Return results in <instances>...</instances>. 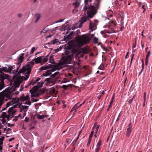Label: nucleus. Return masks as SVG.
<instances>
[{
  "mask_svg": "<svg viewBox=\"0 0 152 152\" xmlns=\"http://www.w3.org/2000/svg\"><path fill=\"white\" fill-rule=\"evenodd\" d=\"M101 47L103 48V50L104 51H106L107 50V49L105 47H104L102 46Z\"/></svg>",
  "mask_w": 152,
  "mask_h": 152,
  "instance_id": "57",
  "label": "nucleus"
},
{
  "mask_svg": "<svg viewBox=\"0 0 152 152\" xmlns=\"http://www.w3.org/2000/svg\"><path fill=\"white\" fill-rule=\"evenodd\" d=\"M25 104L30 105L31 104V102L29 100H27V101L25 102Z\"/></svg>",
  "mask_w": 152,
  "mask_h": 152,
  "instance_id": "39",
  "label": "nucleus"
},
{
  "mask_svg": "<svg viewBox=\"0 0 152 152\" xmlns=\"http://www.w3.org/2000/svg\"><path fill=\"white\" fill-rule=\"evenodd\" d=\"M8 116V115L7 114V113L4 112H3L2 113L1 115L0 116V118H6Z\"/></svg>",
  "mask_w": 152,
  "mask_h": 152,
  "instance_id": "24",
  "label": "nucleus"
},
{
  "mask_svg": "<svg viewBox=\"0 0 152 152\" xmlns=\"http://www.w3.org/2000/svg\"><path fill=\"white\" fill-rule=\"evenodd\" d=\"M38 88L37 86H35L34 87V88L33 89V90L32 91L33 92H37L38 90Z\"/></svg>",
  "mask_w": 152,
  "mask_h": 152,
  "instance_id": "28",
  "label": "nucleus"
},
{
  "mask_svg": "<svg viewBox=\"0 0 152 152\" xmlns=\"http://www.w3.org/2000/svg\"><path fill=\"white\" fill-rule=\"evenodd\" d=\"M31 98V100L33 102H37L38 101V100L33 98V97H32V98Z\"/></svg>",
  "mask_w": 152,
  "mask_h": 152,
  "instance_id": "48",
  "label": "nucleus"
},
{
  "mask_svg": "<svg viewBox=\"0 0 152 152\" xmlns=\"http://www.w3.org/2000/svg\"><path fill=\"white\" fill-rule=\"evenodd\" d=\"M41 16V15L39 14H36L34 16V18H35L36 20L35 21V23H36L39 20Z\"/></svg>",
  "mask_w": 152,
  "mask_h": 152,
  "instance_id": "19",
  "label": "nucleus"
},
{
  "mask_svg": "<svg viewBox=\"0 0 152 152\" xmlns=\"http://www.w3.org/2000/svg\"><path fill=\"white\" fill-rule=\"evenodd\" d=\"M101 0H84L85 6L83 9L87 11V15L82 17L79 20V27H82V24L86 22L89 18H92L97 12L99 9Z\"/></svg>",
  "mask_w": 152,
  "mask_h": 152,
  "instance_id": "1",
  "label": "nucleus"
},
{
  "mask_svg": "<svg viewBox=\"0 0 152 152\" xmlns=\"http://www.w3.org/2000/svg\"><path fill=\"white\" fill-rule=\"evenodd\" d=\"M13 78L14 81L15 87L12 86V88L6 89L2 92V96L5 101H7V99H11L12 98L13 96L15 94L13 91H15L16 88L19 87L20 84L23 80V79L21 76H15L13 77Z\"/></svg>",
  "mask_w": 152,
  "mask_h": 152,
  "instance_id": "2",
  "label": "nucleus"
},
{
  "mask_svg": "<svg viewBox=\"0 0 152 152\" xmlns=\"http://www.w3.org/2000/svg\"><path fill=\"white\" fill-rule=\"evenodd\" d=\"M54 50L55 51V52L56 53H57V52H58V51H59V50H58V48H57V49H55V50Z\"/></svg>",
  "mask_w": 152,
  "mask_h": 152,
  "instance_id": "64",
  "label": "nucleus"
},
{
  "mask_svg": "<svg viewBox=\"0 0 152 152\" xmlns=\"http://www.w3.org/2000/svg\"><path fill=\"white\" fill-rule=\"evenodd\" d=\"M54 59L53 58L49 59V62L51 64H54Z\"/></svg>",
  "mask_w": 152,
  "mask_h": 152,
  "instance_id": "41",
  "label": "nucleus"
},
{
  "mask_svg": "<svg viewBox=\"0 0 152 152\" xmlns=\"http://www.w3.org/2000/svg\"><path fill=\"white\" fill-rule=\"evenodd\" d=\"M109 23L110 24H111L113 26H116L115 23H114V21L113 20H110V21L109 22Z\"/></svg>",
  "mask_w": 152,
  "mask_h": 152,
  "instance_id": "29",
  "label": "nucleus"
},
{
  "mask_svg": "<svg viewBox=\"0 0 152 152\" xmlns=\"http://www.w3.org/2000/svg\"><path fill=\"white\" fill-rule=\"evenodd\" d=\"M98 38L95 37L94 38L93 42L94 43L97 44L98 43Z\"/></svg>",
  "mask_w": 152,
  "mask_h": 152,
  "instance_id": "33",
  "label": "nucleus"
},
{
  "mask_svg": "<svg viewBox=\"0 0 152 152\" xmlns=\"http://www.w3.org/2000/svg\"><path fill=\"white\" fill-rule=\"evenodd\" d=\"M61 63H59L58 64H56V65H55L56 67H53L51 69L48 70L46 71L45 73H44L42 75L44 76H48L49 75L51 74L52 72H53L57 69V67H58L59 65H60Z\"/></svg>",
  "mask_w": 152,
  "mask_h": 152,
  "instance_id": "8",
  "label": "nucleus"
},
{
  "mask_svg": "<svg viewBox=\"0 0 152 152\" xmlns=\"http://www.w3.org/2000/svg\"><path fill=\"white\" fill-rule=\"evenodd\" d=\"M3 100L2 99H0V108L1 107V105L3 104Z\"/></svg>",
  "mask_w": 152,
  "mask_h": 152,
  "instance_id": "52",
  "label": "nucleus"
},
{
  "mask_svg": "<svg viewBox=\"0 0 152 152\" xmlns=\"http://www.w3.org/2000/svg\"><path fill=\"white\" fill-rule=\"evenodd\" d=\"M30 92L31 94V98H32V97H37L39 95V94L37 93H36V92H32V90H31L30 91Z\"/></svg>",
  "mask_w": 152,
  "mask_h": 152,
  "instance_id": "13",
  "label": "nucleus"
},
{
  "mask_svg": "<svg viewBox=\"0 0 152 152\" xmlns=\"http://www.w3.org/2000/svg\"><path fill=\"white\" fill-rule=\"evenodd\" d=\"M73 52L71 49L65 51V55L62 57V59L65 64L69 63L73 56Z\"/></svg>",
  "mask_w": 152,
  "mask_h": 152,
  "instance_id": "5",
  "label": "nucleus"
},
{
  "mask_svg": "<svg viewBox=\"0 0 152 152\" xmlns=\"http://www.w3.org/2000/svg\"><path fill=\"white\" fill-rule=\"evenodd\" d=\"M94 131L92 130L91 131V134L90 135L89 138H91L92 137L93 134V133H94Z\"/></svg>",
  "mask_w": 152,
  "mask_h": 152,
  "instance_id": "46",
  "label": "nucleus"
},
{
  "mask_svg": "<svg viewBox=\"0 0 152 152\" xmlns=\"http://www.w3.org/2000/svg\"><path fill=\"white\" fill-rule=\"evenodd\" d=\"M146 93L145 92H144V100L145 102V100H146Z\"/></svg>",
  "mask_w": 152,
  "mask_h": 152,
  "instance_id": "54",
  "label": "nucleus"
},
{
  "mask_svg": "<svg viewBox=\"0 0 152 152\" xmlns=\"http://www.w3.org/2000/svg\"><path fill=\"white\" fill-rule=\"evenodd\" d=\"M91 138H89L88 140V141L87 143V146H88V145L90 144V142H91Z\"/></svg>",
  "mask_w": 152,
  "mask_h": 152,
  "instance_id": "50",
  "label": "nucleus"
},
{
  "mask_svg": "<svg viewBox=\"0 0 152 152\" xmlns=\"http://www.w3.org/2000/svg\"><path fill=\"white\" fill-rule=\"evenodd\" d=\"M4 136H2L1 138H0V140H2V141L3 142L4 140Z\"/></svg>",
  "mask_w": 152,
  "mask_h": 152,
  "instance_id": "61",
  "label": "nucleus"
},
{
  "mask_svg": "<svg viewBox=\"0 0 152 152\" xmlns=\"http://www.w3.org/2000/svg\"><path fill=\"white\" fill-rule=\"evenodd\" d=\"M124 25H121V30L122 31V29L124 28Z\"/></svg>",
  "mask_w": 152,
  "mask_h": 152,
  "instance_id": "62",
  "label": "nucleus"
},
{
  "mask_svg": "<svg viewBox=\"0 0 152 152\" xmlns=\"http://www.w3.org/2000/svg\"><path fill=\"white\" fill-rule=\"evenodd\" d=\"M29 66L27 65H26L23 66L22 68L19 71H18V70H12V73L14 75H16L18 74H20L21 73H23V74H25L26 77L24 78V80L25 78H26V76L28 74L27 72L28 71L29 69Z\"/></svg>",
  "mask_w": 152,
  "mask_h": 152,
  "instance_id": "7",
  "label": "nucleus"
},
{
  "mask_svg": "<svg viewBox=\"0 0 152 152\" xmlns=\"http://www.w3.org/2000/svg\"><path fill=\"white\" fill-rule=\"evenodd\" d=\"M1 121L2 122V123L3 124H4L6 121L4 119V118H2V119L1 120Z\"/></svg>",
  "mask_w": 152,
  "mask_h": 152,
  "instance_id": "51",
  "label": "nucleus"
},
{
  "mask_svg": "<svg viewBox=\"0 0 152 152\" xmlns=\"http://www.w3.org/2000/svg\"><path fill=\"white\" fill-rule=\"evenodd\" d=\"M150 53H151V51H149L147 53V54L145 58L148 59V57L149 56L150 54Z\"/></svg>",
  "mask_w": 152,
  "mask_h": 152,
  "instance_id": "44",
  "label": "nucleus"
},
{
  "mask_svg": "<svg viewBox=\"0 0 152 152\" xmlns=\"http://www.w3.org/2000/svg\"><path fill=\"white\" fill-rule=\"evenodd\" d=\"M98 22V21L97 20H94L93 23L91 21L89 23V28L92 31L95 30L96 28V26Z\"/></svg>",
  "mask_w": 152,
  "mask_h": 152,
  "instance_id": "9",
  "label": "nucleus"
},
{
  "mask_svg": "<svg viewBox=\"0 0 152 152\" xmlns=\"http://www.w3.org/2000/svg\"><path fill=\"white\" fill-rule=\"evenodd\" d=\"M14 117L13 116H11L10 115V114H9L7 116L6 118H7V120L8 121H9L10 120V118H12Z\"/></svg>",
  "mask_w": 152,
  "mask_h": 152,
  "instance_id": "36",
  "label": "nucleus"
},
{
  "mask_svg": "<svg viewBox=\"0 0 152 152\" xmlns=\"http://www.w3.org/2000/svg\"><path fill=\"white\" fill-rule=\"evenodd\" d=\"M4 78H3V79H0L1 80V81L0 83V90H1L4 86Z\"/></svg>",
  "mask_w": 152,
  "mask_h": 152,
  "instance_id": "18",
  "label": "nucleus"
},
{
  "mask_svg": "<svg viewBox=\"0 0 152 152\" xmlns=\"http://www.w3.org/2000/svg\"><path fill=\"white\" fill-rule=\"evenodd\" d=\"M78 104V103L76 105H75L74 107L72 108V110H71V112H72L73 111L75 110V112L76 111V110L79 107H80L78 106L77 105Z\"/></svg>",
  "mask_w": 152,
  "mask_h": 152,
  "instance_id": "25",
  "label": "nucleus"
},
{
  "mask_svg": "<svg viewBox=\"0 0 152 152\" xmlns=\"http://www.w3.org/2000/svg\"><path fill=\"white\" fill-rule=\"evenodd\" d=\"M63 21V19H60L59 20H58V21L56 22V23H58V22H62Z\"/></svg>",
  "mask_w": 152,
  "mask_h": 152,
  "instance_id": "58",
  "label": "nucleus"
},
{
  "mask_svg": "<svg viewBox=\"0 0 152 152\" xmlns=\"http://www.w3.org/2000/svg\"><path fill=\"white\" fill-rule=\"evenodd\" d=\"M16 107V105L15 104L12 107H10L7 111V113L9 114H10L12 116H13L14 114L16 112V111L14 110V109Z\"/></svg>",
  "mask_w": 152,
  "mask_h": 152,
  "instance_id": "10",
  "label": "nucleus"
},
{
  "mask_svg": "<svg viewBox=\"0 0 152 152\" xmlns=\"http://www.w3.org/2000/svg\"><path fill=\"white\" fill-rule=\"evenodd\" d=\"M35 48L34 47H33L31 50L30 51V53L31 54H32L34 52V51L35 50Z\"/></svg>",
  "mask_w": 152,
  "mask_h": 152,
  "instance_id": "47",
  "label": "nucleus"
},
{
  "mask_svg": "<svg viewBox=\"0 0 152 152\" xmlns=\"http://www.w3.org/2000/svg\"><path fill=\"white\" fill-rule=\"evenodd\" d=\"M28 121H29L28 118L27 117H26L25 118V122H28Z\"/></svg>",
  "mask_w": 152,
  "mask_h": 152,
  "instance_id": "56",
  "label": "nucleus"
},
{
  "mask_svg": "<svg viewBox=\"0 0 152 152\" xmlns=\"http://www.w3.org/2000/svg\"><path fill=\"white\" fill-rule=\"evenodd\" d=\"M75 39L76 46L80 48L89 42L91 39V37L90 34H86L77 36L76 38Z\"/></svg>",
  "mask_w": 152,
  "mask_h": 152,
  "instance_id": "3",
  "label": "nucleus"
},
{
  "mask_svg": "<svg viewBox=\"0 0 152 152\" xmlns=\"http://www.w3.org/2000/svg\"><path fill=\"white\" fill-rule=\"evenodd\" d=\"M4 136H2L1 138H0V140H2V141L3 142L4 140Z\"/></svg>",
  "mask_w": 152,
  "mask_h": 152,
  "instance_id": "60",
  "label": "nucleus"
},
{
  "mask_svg": "<svg viewBox=\"0 0 152 152\" xmlns=\"http://www.w3.org/2000/svg\"><path fill=\"white\" fill-rule=\"evenodd\" d=\"M135 96V95H134L133 96L132 98V99H130L128 101L129 103V104H130V103H132V102L133 99L134 98Z\"/></svg>",
  "mask_w": 152,
  "mask_h": 152,
  "instance_id": "40",
  "label": "nucleus"
},
{
  "mask_svg": "<svg viewBox=\"0 0 152 152\" xmlns=\"http://www.w3.org/2000/svg\"><path fill=\"white\" fill-rule=\"evenodd\" d=\"M28 99L29 100L30 99L29 96L28 95H27L26 96H21L20 97V99L22 101L27 100Z\"/></svg>",
  "mask_w": 152,
  "mask_h": 152,
  "instance_id": "17",
  "label": "nucleus"
},
{
  "mask_svg": "<svg viewBox=\"0 0 152 152\" xmlns=\"http://www.w3.org/2000/svg\"><path fill=\"white\" fill-rule=\"evenodd\" d=\"M43 58V57L42 56L39 57L37 58L34 59L30 62H28L27 64L26 65L29 66V69H28V71L27 72L28 75L26 76L27 78H25V80H27L29 78V74L31 72V69L33 67V66L34 64V62H35L36 64L41 63L42 59Z\"/></svg>",
  "mask_w": 152,
  "mask_h": 152,
  "instance_id": "4",
  "label": "nucleus"
},
{
  "mask_svg": "<svg viewBox=\"0 0 152 152\" xmlns=\"http://www.w3.org/2000/svg\"><path fill=\"white\" fill-rule=\"evenodd\" d=\"M57 39H56L53 40L52 41V44H54L56 43L57 42Z\"/></svg>",
  "mask_w": 152,
  "mask_h": 152,
  "instance_id": "45",
  "label": "nucleus"
},
{
  "mask_svg": "<svg viewBox=\"0 0 152 152\" xmlns=\"http://www.w3.org/2000/svg\"><path fill=\"white\" fill-rule=\"evenodd\" d=\"M132 128V127H129L127 128L126 133V135L128 137L129 136L131 133Z\"/></svg>",
  "mask_w": 152,
  "mask_h": 152,
  "instance_id": "20",
  "label": "nucleus"
},
{
  "mask_svg": "<svg viewBox=\"0 0 152 152\" xmlns=\"http://www.w3.org/2000/svg\"><path fill=\"white\" fill-rule=\"evenodd\" d=\"M148 59L145 58V64L146 65H148Z\"/></svg>",
  "mask_w": 152,
  "mask_h": 152,
  "instance_id": "53",
  "label": "nucleus"
},
{
  "mask_svg": "<svg viewBox=\"0 0 152 152\" xmlns=\"http://www.w3.org/2000/svg\"><path fill=\"white\" fill-rule=\"evenodd\" d=\"M101 144V140H99L97 143L96 145V148L95 149V152H98L100 148V146Z\"/></svg>",
  "mask_w": 152,
  "mask_h": 152,
  "instance_id": "14",
  "label": "nucleus"
},
{
  "mask_svg": "<svg viewBox=\"0 0 152 152\" xmlns=\"http://www.w3.org/2000/svg\"><path fill=\"white\" fill-rule=\"evenodd\" d=\"M45 81H46L47 85L51 86L55 83V81L51 78H47L46 79Z\"/></svg>",
  "mask_w": 152,
  "mask_h": 152,
  "instance_id": "11",
  "label": "nucleus"
},
{
  "mask_svg": "<svg viewBox=\"0 0 152 152\" xmlns=\"http://www.w3.org/2000/svg\"><path fill=\"white\" fill-rule=\"evenodd\" d=\"M74 42H70L69 43V45H70V46L69 47L70 48H74V47L75 46V45H74ZM75 46H76V45H75Z\"/></svg>",
  "mask_w": 152,
  "mask_h": 152,
  "instance_id": "32",
  "label": "nucleus"
},
{
  "mask_svg": "<svg viewBox=\"0 0 152 152\" xmlns=\"http://www.w3.org/2000/svg\"><path fill=\"white\" fill-rule=\"evenodd\" d=\"M43 83H44L42 82L41 83H40V82H38L37 83V86H38V88L42 87V85Z\"/></svg>",
  "mask_w": 152,
  "mask_h": 152,
  "instance_id": "30",
  "label": "nucleus"
},
{
  "mask_svg": "<svg viewBox=\"0 0 152 152\" xmlns=\"http://www.w3.org/2000/svg\"><path fill=\"white\" fill-rule=\"evenodd\" d=\"M134 56V54H132V56H131V61H130V66H129L130 67L131 66V64H132V60H133V57Z\"/></svg>",
  "mask_w": 152,
  "mask_h": 152,
  "instance_id": "37",
  "label": "nucleus"
},
{
  "mask_svg": "<svg viewBox=\"0 0 152 152\" xmlns=\"http://www.w3.org/2000/svg\"><path fill=\"white\" fill-rule=\"evenodd\" d=\"M106 33H109V34H111V33H113V32L114 33H115V31H113V30H112V31H108L107 30H105L104 31Z\"/></svg>",
  "mask_w": 152,
  "mask_h": 152,
  "instance_id": "35",
  "label": "nucleus"
},
{
  "mask_svg": "<svg viewBox=\"0 0 152 152\" xmlns=\"http://www.w3.org/2000/svg\"><path fill=\"white\" fill-rule=\"evenodd\" d=\"M124 18L123 17L121 18V25H124Z\"/></svg>",
  "mask_w": 152,
  "mask_h": 152,
  "instance_id": "49",
  "label": "nucleus"
},
{
  "mask_svg": "<svg viewBox=\"0 0 152 152\" xmlns=\"http://www.w3.org/2000/svg\"><path fill=\"white\" fill-rule=\"evenodd\" d=\"M74 34L73 31L71 32L69 35H67L66 37H64V40L66 41H68V40H70L72 39L73 36L74 35Z\"/></svg>",
  "mask_w": 152,
  "mask_h": 152,
  "instance_id": "12",
  "label": "nucleus"
},
{
  "mask_svg": "<svg viewBox=\"0 0 152 152\" xmlns=\"http://www.w3.org/2000/svg\"><path fill=\"white\" fill-rule=\"evenodd\" d=\"M24 53H22L18 57V61H19V63H21L23 62V59H24Z\"/></svg>",
  "mask_w": 152,
  "mask_h": 152,
  "instance_id": "16",
  "label": "nucleus"
},
{
  "mask_svg": "<svg viewBox=\"0 0 152 152\" xmlns=\"http://www.w3.org/2000/svg\"><path fill=\"white\" fill-rule=\"evenodd\" d=\"M142 69L139 75H140L141 73L142 72V71H143V69L144 68V61L143 60H142Z\"/></svg>",
  "mask_w": 152,
  "mask_h": 152,
  "instance_id": "38",
  "label": "nucleus"
},
{
  "mask_svg": "<svg viewBox=\"0 0 152 152\" xmlns=\"http://www.w3.org/2000/svg\"><path fill=\"white\" fill-rule=\"evenodd\" d=\"M15 139V138L14 137H12V138H11L9 140V142H11L12 141V140H14V139Z\"/></svg>",
  "mask_w": 152,
  "mask_h": 152,
  "instance_id": "59",
  "label": "nucleus"
},
{
  "mask_svg": "<svg viewBox=\"0 0 152 152\" xmlns=\"http://www.w3.org/2000/svg\"><path fill=\"white\" fill-rule=\"evenodd\" d=\"M99 127V125H97V123H95L94 124V125L93 126V128L92 129V130H94V129H95L96 130H98V129Z\"/></svg>",
  "mask_w": 152,
  "mask_h": 152,
  "instance_id": "22",
  "label": "nucleus"
},
{
  "mask_svg": "<svg viewBox=\"0 0 152 152\" xmlns=\"http://www.w3.org/2000/svg\"><path fill=\"white\" fill-rule=\"evenodd\" d=\"M15 68V65H13L12 66L8 65V67L5 66L3 67L2 68H0V79H3V78H4L5 77L4 76V73L3 72L11 74L12 70Z\"/></svg>",
  "mask_w": 152,
  "mask_h": 152,
  "instance_id": "6",
  "label": "nucleus"
},
{
  "mask_svg": "<svg viewBox=\"0 0 152 152\" xmlns=\"http://www.w3.org/2000/svg\"><path fill=\"white\" fill-rule=\"evenodd\" d=\"M68 86L67 85H63L62 86V88L64 89H66V88Z\"/></svg>",
  "mask_w": 152,
  "mask_h": 152,
  "instance_id": "55",
  "label": "nucleus"
},
{
  "mask_svg": "<svg viewBox=\"0 0 152 152\" xmlns=\"http://www.w3.org/2000/svg\"><path fill=\"white\" fill-rule=\"evenodd\" d=\"M47 65L48 67H49V69L52 67V65L51 64H48V65Z\"/></svg>",
  "mask_w": 152,
  "mask_h": 152,
  "instance_id": "63",
  "label": "nucleus"
},
{
  "mask_svg": "<svg viewBox=\"0 0 152 152\" xmlns=\"http://www.w3.org/2000/svg\"><path fill=\"white\" fill-rule=\"evenodd\" d=\"M20 109H22V110H25V112H26L28 109V106L26 105H22L20 107Z\"/></svg>",
  "mask_w": 152,
  "mask_h": 152,
  "instance_id": "23",
  "label": "nucleus"
},
{
  "mask_svg": "<svg viewBox=\"0 0 152 152\" xmlns=\"http://www.w3.org/2000/svg\"><path fill=\"white\" fill-rule=\"evenodd\" d=\"M33 80H32L31 82L29 83V84L28 85V86H29L31 84H32L33 85H34V84L36 83L37 82H36V81H34L33 83L32 82Z\"/></svg>",
  "mask_w": 152,
  "mask_h": 152,
  "instance_id": "42",
  "label": "nucleus"
},
{
  "mask_svg": "<svg viewBox=\"0 0 152 152\" xmlns=\"http://www.w3.org/2000/svg\"><path fill=\"white\" fill-rule=\"evenodd\" d=\"M37 116L38 119H43L45 117H47L48 115H40L39 114H38Z\"/></svg>",
  "mask_w": 152,
  "mask_h": 152,
  "instance_id": "21",
  "label": "nucleus"
},
{
  "mask_svg": "<svg viewBox=\"0 0 152 152\" xmlns=\"http://www.w3.org/2000/svg\"><path fill=\"white\" fill-rule=\"evenodd\" d=\"M48 69H49V67H48V65H46L45 66H42L41 68L40 69L41 70H46Z\"/></svg>",
  "mask_w": 152,
  "mask_h": 152,
  "instance_id": "27",
  "label": "nucleus"
},
{
  "mask_svg": "<svg viewBox=\"0 0 152 152\" xmlns=\"http://www.w3.org/2000/svg\"><path fill=\"white\" fill-rule=\"evenodd\" d=\"M48 58H47V56L45 58H44L42 61L41 63H45L47 62L48 61Z\"/></svg>",
  "mask_w": 152,
  "mask_h": 152,
  "instance_id": "34",
  "label": "nucleus"
},
{
  "mask_svg": "<svg viewBox=\"0 0 152 152\" xmlns=\"http://www.w3.org/2000/svg\"><path fill=\"white\" fill-rule=\"evenodd\" d=\"M55 92L56 91L54 89H52L49 91V93L50 94H54Z\"/></svg>",
  "mask_w": 152,
  "mask_h": 152,
  "instance_id": "31",
  "label": "nucleus"
},
{
  "mask_svg": "<svg viewBox=\"0 0 152 152\" xmlns=\"http://www.w3.org/2000/svg\"><path fill=\"white\" fill-rule=\"evenodd\" d=\"M136 43H137V39H135L134 40V42L133 43V46H132V53L133 52H134L135 50H134V48H135L136 47Z\"/></svg>",
  "mask_w": 152,
  "mask_h": 152,
  "instance_id": "26",
  "label": "nucleus"
},
{
  "mask_svg": "<svg viewBox=\"0 0 152 152\" xmlns=\"http://www.w3.org/2000/svg\"><path fill=\"white\" fill-rule=\"evenodd\" d=\"M16 99L15 98H13V99L12 98V100H11L10 101L8 102L6 105V108H7L9 107L11 105H12L13 104L15 103V102H14L13 100H15Z\"/></svg>",
  "mask_w": 152,
  "mask_h": 152,
  "instance_id": "15",
  "label": "nucleus"
},
{
  "mask_svg": "<svg viewBox=\"0 0 152 152\" xmlns=\"http://www.w3.org/2000/svg\"><path fill=\"white\" fill-rule=\"evenodd\" d=\"M73 4L75 5V6L76 7H78L79 4V3L77 1H76L74 3H73Z\"/></svg>",
  "mask_w": 152,
  "mask_h": 152,
  "instance_id": "43",
  "label": "nucleus"
}]
</instances>
